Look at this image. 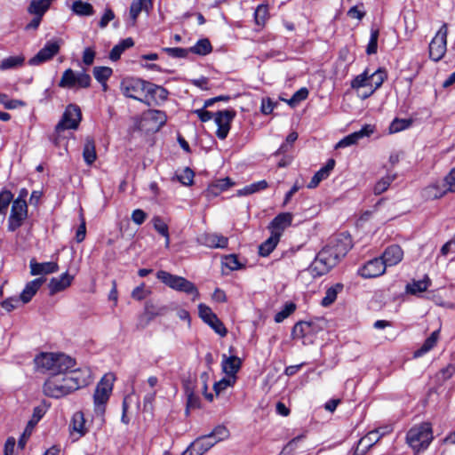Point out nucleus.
Wrapping results in <instances>:
<instances>
[{"mask_svg":"<svg viewBox=\"0 0 455 455\" xmlns=\"http://www.w3.org/2000/svg\"><path fill=\"white\" fill-rule=\"evenodd\" d=\"M379 258L381 259L385 268L387 267H393L402 261L403 258V251L399 245L394 244L388 246Z\"/></svg>","mask_w":455,"mask_h":455,"instance_id":"nucleus-21","label":"nucleus"},{"mask_svg":"<svg viewBox=\"0 0 455 455\" xmlns=\"http://www.w3.org/2000/svg\"><path fill=\"white\" fill-rule=\"evenodd\" d=\"M448 28L443 24L429 44V57L434 61H439L446 52Z\"/></svg>","mask_w":455,"mask_h":455,"instance_id":"nucleus-9","label":"nucleus"},{"mask_svg":"<svg viewBox=\"0 0 455 455\" xmlns=\"http://www.w3.org/2000/svg\"><path fill=\"white\" fill-rule=\"evenodd\" d=\"M212 51V46L207 38L200 39L194 46L188 49V52L202 56L209 54Z\"/></svg>","mask_w":455,"mask_h":455,"instance_id":"nucleus-38","label":"nucleus"},{"mask_svg":"<svg viewBox=\"0 0 455 455\" xmlns=\"http://www.w3.org/2000/svg\"><path fill=\"white\" fill-rule=\"evenodd\" d=\"M279 240L280 237L271 234L270 237L259 246V255L263 257L268 256L276 247L277 243H279Z\"/></svg>","mask_w":455,"mask_h":455,"instance_id":"nucleus-36","label":"nucleus"},{"mask_svg":"<svg viewBox=\"0 0 455 455\" xmlns=\"http://www.w3.org/2000/svg\"><path fill=\"white\" fill-rule=\"evenodd\" d=\"M54 0H32L28 12L35 16L43 17Z\"/></svg>","mask_w":455,"mask_h":455,"instance_id":"nucleus-31","label":"nucleus"},{"mask_svg":"<svg viewBox=\"0 0 455 455\" xmlns=\"http://www.w3.org/2000/svg\"><path fill=\"white\" fill-rule=\"evenodd\" d=\"M215 444L216 441L205 435L196 439L181 455H204Z\"/></svg>","mask_w":455,"mask_h":455,"instance_id":"nucleus-16","label":"nucleus"},{"mask_svg":"<svg viewBox=\"0 0 455 455\" xmlns=\"http://www.w3.org/2000/svg\"><path fill=\"white\" fill-rule=\"evenodd\" d=\"M180 182L185 186H190L193 183L194 172L189 168H185L180 174L177 175Z\"/></svg>","mask_w":455,"mask_h":455,"instance_id":"nucleus-58","label":"nucleus"},{"mask_svg":"<svg viewBox=\"0 0 455 455\" xmlns=\"http://www.w3.org/2000/svg\"><path fill=\"white\" fill-rule=\"evenodd\" d=\"M308 96V90L305 87L300 88L299 91H297L292 97L287 100V103L294 107L297 103L306 100Z\"/></svg>","mask_w":455,"mask_h":455,"instance_id":"nucleus-54","label":"nucleus"},{"mask_svg":"<svg viewBox=\"0 0 455 455\" xmlns=\"http://www.w3.org/2000/svg\"><path fill=\"white\" fill-rule=\"evenodd\" d=\"M186 395H187V398H188V401H187L188 409L199 408L200 400H199V397L195 394L193 388L187 387Z\"/></svg>","mask_w":455,"mask_h":455,"instance_id":"nucleus-52","label":"nucleus"},{"mask_svg":"<svg viewBox=\"0 0 455 455\" xmlns=\"http://www.w3.org/2000/svg\"><path fill=\"white\" fill-rule=\"evenodd\" d=\"M343 289V285L341 283H336L335 285L327 289L324 297L321 301V305L323 307H328L331 305L337 299V295Z\"/></svg>","mask_w":455,"mask_h":455,"instance_id":"nucleus-39","label":"nucleus"},{"mask_svg":"<svg viewBox=\"0 0 455 455\" xmlns=\"http://www.w3.org/2000/svg\"><path fill=\"white\" fill-rule=\"evenodd\" d=\"M335 161L333 159H330L325 166L322 167L311 179L310 182L307 184L308 188H316L319 183L325 180L329 175L331 171L334 168Z\"/></svg>","mask_w":455,"mask_h":455,"instance_id":"nucleus-29","label":"nucleus"},{"mask_svg":"<svg viewBox=\"0 0 455 455\" xmlns=\"http://www.w3.org/2000/svg\"><path fill=\"white\" fill-rule=\"evenodd\" d=\"M147 82L139 78L126 77L124 78L120 84V90L122 93L128 98H132L142 102L150 104L148 100L141 99L145 96Z\"/></svg>","mask_w":455,"mask_h":455,"instance_id":"nucleus-8","label":"nucleus"},{"mask_svg":"<svg viewBox=\"0 0 455 455\" xmlns=\"http://www.w3.org/2000/svg\"><path fill=\"white\" fill-rule=\"evenodd\" d=\"M198 313L201 319L210 325L216 333L224 337L227 335L228 331L224 326L223 323L218 318V316L212 311V309L205 304L198 305Z\"/></svg>","mask_w":455,"mask_h":455,"instance_id":"nucleus-11","label":"nucleus"},{"mask_svg":"<svg viewBox=\"0 0 455 455\" xmlns=\"http://www.w3.org/2000/svg\"><path fill=\"white\" fill-rule=\"evenodd\" d=\"M164 51L172 57L186 58L188 54V49L184 48H165Z\"/></svg>","mask_w":455,"mask_h":455,"instance_id":"nucleus-62","label":"nucleus"},{"mask_svg":"<svg viewBox=\"0 0 455 455\" xmlns=\"http://www.w3.org/2000/svg\"><path fill=\"white\" fill-rule=\"evenodd\" d=\"M235 116V111L229 109L218 111L215 113L214 122L218 126L216 135L219 139L224 140L227 138L230 130L231 122Z\"/></svg>","mask_w":455,"mask_h":455,"instance_id":"nucleus-12","label":"nucleus"},{"mask_svg":"<svg viewBox=\"0 0 455 455\" xmlns=\"http://www.w3.org/2000/svg\"><path fill=\"white\" fill-rule=\"evenodd\" d=\"M112 75V69L108 67H95L93 76L100 83H105Z\"/></svg>","mask_w":455,"mask_h":455,"instance_id":"nucleus-46","label":"nucleus"},{"mask_svg":"<svg viewBox=\"0 0 455 455\" xmlns=\"http://www.w3.org/2000/svg\"><path fill=\"white\" fill-rule=\"evenodd\" d=\"M91 84V76L84 71L76 73L73 69H66L59 82V86L65 89L88 88Z\"/></svg>","mask_w":455,"mask_h":455,"instance_id":"nucleus-7","label":"nucleus"},{"mask_svg":"<svg viewBox=\"0 0 455 455\" xmlns=\"http://www.w3.org/2000/svg\"><path fill=\"white\" fill-rule=\"evenodd\" d=\"M59 267L55 262L37 263L34 259L30 261V273L32 275H47L58 271Z\"/></svg>","mask_w":455,"mask_h":455,"instance_id":"nucleus-26","label":"nucleus"},{"mask_svg":"<svg viewBox=\"0 0 455 455\" xmlns=\"http://www.w3.org/2000/svg\"><path fill=\"white\" fill-rule=\"evenodd\" d=\"M374 132V127L371 124L364 125L360 131L355 132L339 141L336 148H347L355 145L363 137H368Z\"/></svg>","mask_w":455,"mask_h":455,"instance_id":"nucleus-22","label":"nucleus"},{"mask_svg":"<svg viewBox=\"0 0 455 455\" xmlns=\"http://www.w3.org/2000/svg\"><path fill=\"white\" fill-rule=\"evenodd\" d=\"M74 280V276L68 272L62 274L60 277H53L50 280L48 287L51 295H54L68 288Z\"/></svg>","mask_w":455,"mask_h":455,"instance_id":"nucleus-24","label":"nucleus"},{"mask_svg":"<svg viewBox=\"0 0 455 455\" xmlns=\"http://www.w3.org/2000/svg\"><path fill=\"white\" fill-rule=\"evenodd\" d=\"M389 432L387 427L379 428L369 432L366 435L362 437L355 451V455H363L371 446L379 441V439Z\"/></svg>","mask_w":455,"mask_h":455,"instance_id":"nucleus-13","label":"nucleus"},{"mask_svg":"<svg viewBox=\"0 0 455 455\" xmlns=\"http://www.w3.org/2000/svg\"><path fill=\"white\" fill-rule=\"evenodd\" d=\"M242 366L241 358L235 355H222L221 368L228 378H236V373Z\"/></svg>","mask_w":455,"mask_h":455,"instance_id":"nucleus-23","label":"nucleus"},{"mask_svg":"<svg viewBox=\"0 0 455 455\" xmlns=\"http://www.w3.org/2000/svg\"><path fill=\"white\" fill-rule=\"evenodd\" d=\"M71 10L78 16H91L94 13L92 5L81 0L75 1Z\"/></svg>","mask_w":455,"mask_h":455,"instance_id":"nucleus-37","label":"nucleus"},{"mask_svg":"<svg viewBox=\"0 0 455 455\" xmlns=\"http://www.w3.org/2000/svg\"><path fill=\"white\" fill-rule=\"evenodd\" d=\"M145 96H149L156 103L164 101L167 99L168 92L160 85L147 82Z\"/></svg>","mask_w":455,"mask_h":455,"instance_id":"nucleus-28","label":"nucleus"},{"mask_svg":"<svg viewBox=\"0 0 455 455\" xmlns=\"http://www.w3.org/2000/svg\"><path fill=\"white\" fill-rule=\"evenodd\" d=\"M150 293V291L146 289V286L144 283H141L140 285L134 288L132 291V298L136 300H142L145 298H147Z\"/></svg>","mask_w":455,"mask_h":455,"instance_id":"nucleus-60","label":"nucleus"},{"mask_svg":"<svg viewBox=\"0 0 455 455\" xmlns=\"http://www.w3.org/2000/svg\"><path fill=\"white\" fill-rule=\"evenodd\" d=\"M13 198V195L8 190L0 193V213H4L8 205Z\"/></svg>","mask_w":455,"mask_h":455,"instance_id":"nucleus-59","label":"nucleus"},{"mask_svg":"<svg viewBox=\"0 0 455 455\" xmlns=\"http://www.w3.org/2000/svg\"><path fill=\"white\" fill-rule=\"evenodd\" d=\"M81 118L80 108L76 105H69L63 114L61 121L57 124L56 130L76 129Z\"/></svg>","mask_w":455,"mask_h":455,"instance_id":"nucleus-14","label":"nucleus"},{"mask_svg":"<svg viewBox=\"0 0 455 455\" xmlns=\"http://www.w3.org/2000/svg\"><path fill=\"white\" fill-rule=\"evenodd\" d=\"M395 180V176L387 175L380 179L374 186L373 192L375 195H380L387 190L390 184Z\"/></svg>","mask_w":455,"mask_h":455,"instance_id":"nucleus-45","label":"nucleus"},{"mask_svg":"<svg viewBox=\"0 0 455 455\" xmlns=\"http://www.w3.org/2000/svg\"><path fill=\"white\" fill-rule=\"evenodd\" d=\"M133 45V41L132 38H126L120 42L118 44L113 47L109 53V58L113 61H116L120 59V56L124 52V50L132 47Z\"/></svg>","mask_w":455,"mask_h":455,"instance_id":"nucleus-40","label":"nucleus"},{"mask_svg":"<svg viewBox=\"0 0 455 455\" xmlns=\"http://www.w3.org/2000/svg\"><path fill=\"white\" fill-rule=\"evenodd\" d=\"M156 277L169 288L192 295V300H196L199 298L200 294L196 286L183 276L172 275L164 270H160L156 273Z\"/></svg>","mask_w":455,"mask_h":455,"instance_id":"nucleus-4","label":"nucleus"},{"mask_svg":"<svg viewBox=\"0 0 455 455\" xmlns=\"http://www.w3.org/2000/svg\"><path fill=\"white\" fill-rule=\"evenodd\" d=\"M28 216V206L26 201L22 198H17L13 201L11 213L8 219V230L11 232L18 229Z\"/></svg>","mask_w":455,"mask_h":455,"instance_id":"nucleus-10","label":"nucleus"},{"mask_svg":"<svg viewBox=\"0 0 455 455\" xmlns=\"http://www.w3.org/2000/svg\"><path fill=\"white\" fill-rule=\"evenodd\" d=\"M439 339V331H435L432 334L425 340L420 348L414 352V357H420L424 354L430 351L435 345Z\"/></svg>","mask_w":455,"mask_h":455,"instance_id":"nucleus-34","label":"nucleus"},{"mask_svg":"<svg viewBox=\"0 0 455 455\" xmlns=\"http://www.w3.org/2000/svg\"><path fill=\"white\" fill-rule=\"evenodd\" d=\"M234 182L229 178L218 180L212 187L211 189L215 193H219L220 191L226 190L227 188L232 187Z\"/></svg>","mask_w":455,"mask_h":455,"instance_id":"nucleus-53","label":"nucleus"},{"mask_svg":"<svg viewBox=\"0 0 455 455\" xmlns=\"http://www.w3.org/2000/svg\"><path fill=\"white\" fill-rule=\"evenodd\" d=\"M114 380L115 376L112 373L105 374L96 387L93 400L95 411L100 414L104 412V405L112 392Z\"/></svg>","mask_w":455,"mask_h":455,"instance_id":"nucleus-6","label":"nucleus"},{"mask_svg":"<svg viewBox=\"0 0 455 455\" xmlns=\"http://www.w3.org/2000/svg\"><path fill=\"white\" fill-rule=\"evenodd\" d=\"M85 419L84 414L77 411L74 414L71 423L72 430L76 432L79 436L84 435L86 433Z\"/></svg>","mask_w":455,"mask_h":455,"instance_id":"nucleus-41","label":"nucleus"},{"mask_svg":"<svg viewBox=\"0 0 455 455\" xmlns=\"http://www.w3.org/2000/svg\"><path fill=\"white\" fill-rule=\"evenodd\" d=\"M293 220V215L291 212H282L276 215L268 225L271 234L281 237L283 231L289 228Z\"/></svg>","mask_w":455,"mask_h":455,"instance_id":"nucleus-17","label":"nucleus"},{"mask_svg":"<svg viewBox=\"0 0 455 455\" xmlns=\"http://www.w3.org/2000/svg\"><path fill=\"white\" fill-rule=\"evenodd\" d=\"M295 308L296 307L293 303L286 304L284 308L275 315V321L276 323H281L287 318L295 310Z\"/></svg>","mask_w":455,"mask_h":455,"instance_id":"nucleus-61","label":"nucleus"},{"mask_svg":"<svg viewBox=\"0 0 455 455\" xmlns=\"http://www.w3.org/2000/svg\"><path fill=\"white\" fill-rule=\"evenodd\" d=\"M412 124L411 119H399L395 118L393 120L389 126L390 133H396L409 128Z\"/></svg>","mask_w":455,"mask_h":455,"instance_id":"nucleus-43","label":"nucleus"},{"mask_svg":"<svg viewBox=\"0 0 455 455\" xmlns=\"http://www.w3.org/2000/svg\"><path fill=\"white\" fill-rule=\"evenodd\" d=\"M212 441H216V443L227 439L229 436L228 430L223 426L216 427L209 435Z\"/></svg>","mask_w":455,"mask_h":455,"instance_id":"nucleus-48","label":"nucleus"},{"mask_svg":"<svg viewBox=\"0 0 455 455\" xmlns=\"http://www.w3.org/2000/svg\"><path fill=\"white\" fill-rule=\"evenodd\" d=\"M36 368L49 376L66 375L76 367V361L63 353H41L35 358Z\"/></svg>","mask_w":455,"mask_h":455,"instance_id":"nucleus-2","label":"nucleus"},{"mask_svg":"<svg viewBox=\"0 0 455 455\" xmlns=\"http://www.w3.org/2000/svg\"><path fill=\"white\" fill-rule=\"evenodd\" d=\"M153 227L156 232L161 235H166L169 233L168 225L159 216H155L152 219Z\"/></svg>","mask_w":455,"mask_h":455,"instance_id":"nucleus-55","label":"nucleus"},{"mask_svg":"<svg viewBox=\"0 0 455 455\" xmlns=\"http://www.w3.org/2000/svg\"><path fill=\"white\" fill-rule=\"evenodd\" d=\"M311 330V323L308 322H299L297 323L291 331L293 339L304 338Z\"/></svg>","mask_w":455,"mask_h":455,"instance_id":"nucleus-42","label":"nucleus"},{"mask_svg":"<svg viewBox=\"0 0 455 455\" xmlns=\"http://www.w3.org/2000/svg\"><path fill=\"white\" fill-rule=\"evenodd\" d=\"M44 282V279L43 278H36L29 283H28L22 291L20 294V299L23 303H28L31 300L33 296L36 293V291L39 290L43 283Z\"/></svg>","mask_w":455,"mask_h":455,"instance_id":"nucleus-30","label":"nucleus"},{"mask_svg":"<svg viewBox=\"0 0 455 455\" xmlns=\"http://www.w3.org/2000/svg\"><path fill=\"white\" fill-rule=\"evenodd\" d=\"M72 380L66 375L49 376L44 383L43 392L52 398H61L76 391Z\"/></svg>","mask_w":455,"mask_h":455,"instance_id":"nucleus-3","label":"nucleus"},{"mask_svg":"<svg viewBox=\"0 0 455 455\" xmlns=\"http://www.w3.org/2000/svg\"><path fill=\"white\" fill-rule=\"evenodd\" d=\"M445 189H443L437 184H432L426 187L422 191V196L427 200H435L446 195Z\"/></svg>","mask_w":455,"mask_h":455,"instance_id":"nucleus-35","label":"nucleus"},{"mask_svg":"<svg viewBox=\"0 0 455 455\" xmlns=\"http://www.w3.org/2000/svg\"><path fill=\"white\" fill-rule=\"evenodd\" d=\"M152 8V0H132L130 6V17L135 24L139 14L141 12H149Z\"/></svg>","mask_w":455,"mask_h":455,"instance_id":"nucleus-27","label":"nucleus"},{"mask_svg":"<svg viewBox=\"0 0 455 455\" xmlns=\"http://www.w3.org/2000/svg\"><path fill=\"white\" fill-rule=\"evenodd\" d=\"M224 264L228 268L231 270L239 269L241 267V264L239 263L236 256L233 254L225 257Z\"/></svg>","mask_w":455,"mask_h":455,"instance_id":"nucleus-63","label":"nucleus"},{"mask_svg":"<svg viewBox=\"0 0 455 455\" xmlns=\"http://www.w3.org/2000/svg\"><path fill=\"white\" fill-rule=\"evenodd\" d=\"M433 438L432 427L426 422L411 427L406 435L407 443L416 452L427 449Z\"/></svg>","mask_w":455,"mask_h":455,"instance_id":"nucleus-5","label":"nucleus"},{"mask_svg":"<svg viewBox=\"0 0 455 455\" xmlns=\"http://www.w3.org/2000/svg\"><path fill=\"white\" fill-rule=\"evenodd\" d=\"M371 84L369 75L366 71L355 76L351 82V87L353 89L367 88L370 87Z\"/></svg>","mask_w":455,"mask_h":455,"instance_id":"nucleus-47","label":"nucleus"},{"mask_svg":"<svg viewBox=\"0 0 455 455\" xmlns=\"http://www.w3.org/2000/svg\"><path fill=\"white\" fill-rule=\"evenodd\" d=\"M352 247L348 235L340 234L332 237L328 244L317 254L310 266L313 274L323 275L330 271Z\"/></svg>","mask_w":455,"mask_h":455,"instance_id":"nucleus-1","label":"nucleus"},{"mask_svg":"<svg viewBox=\"0 0 455 455\" xmlns=\"http://www.w3.org/2000/svg\"><path fill=\"white\" fill-rule=\"evenodd\" d=\"M378 38H379V30L371 29V38L369 44L367 45L366 52L367 54H374L377 52L378 48Z\"/></svg>","mask_w":455,"mask_h":455,"instance_id":"nucleus-56","label":"nucleus"},{"mask_svg":"<svg viewBox=\"0 0 455 455\" xmlns=\"http://www.w3.org/2000/svg\"><path fill=\"white\" fill-rule=\"evenodd\" d=\"M60 40L47 42L46 44L29 60V64L39 65L53 58L60 51Z\"/></svg>","mask_w":455,"mask_h":455,"instance_id":"nucleus-15","label":"nucleus"},{"mask_svg":"<svg viewBox=\"0 0 455 455\" xmlns=\"http://www.w3.org/2000/svg\"><path fill=\"white\" fill-rule=\"evenodd\" d=\"M166 115L161 110H149L145 114L144 120L151 123L150 131L157 132L165 123Z\"/></svg>","mask_w":455,"mask_h":455,"instance_id":"nucleus-25","label":"nucleus"},{"mask_svg":"<svg viewBox=\"0 0 455 455\" xmlns=\"http://www.w3.org/2000/svg\"><path fill=\"white\" fill-rule=\"evenodd\" d=\"M386 271L385 266L380 258H375L366 262L359 270L363 278H374L382 275Z\"/></svg>","mask_w":455,"mask_h":455,"instance_id":"nucleus-20","label":"nucleus"},{"mask_svg":"<svg viewBox=\"0 0 455 455\" xmlns=\"http://www.w3.org/2000/svg\"><path fill=\"white\" fill-rule=\"evenodd\" d=\"M69 380H72L76 387V390L88 385L92 379L91 371L88 368H72L66 373Z\"/></svg>","mask_w":455,"mask_h":455,"instance_id":"nucleus-19","label":"nucleus"},{"mask_svg":"<svg viewBox=\"0 0 455 455\" xmlns=\"http://www.w3.org/2000/svg\"><path fill=\"white\" fill-rule=\"evenodd\" d=\"M254 18L257 25L263 26L268 18L267 6L264 4L259 5L255 11Z\"/></svg>","mask_w":455,"mask_h":455,"instance_id":"nucleus-50","label":"nucleus"},{"mask_svg":"<svg viewBox=\"0 0 455 455\" xmlns=\"http://www.w3.org/2000/svg\"><path fill=\"white\" fill-rule=\"evenodd\" d=\"M235 380H236V378L225 377V378L221 379L220 381L216 382L213 386V390H214L216 395H220L228 387H233L235 383Z\"/></svg>","mask_w":455,"mask_h":455,"instance_id":"nucleus-44","label":"nucleus"},{"mask_svg":"<svg viewBox=\"0 0 455 455\" xmlns=\"http://www.w3.org/2000/svg\"><path fill=\"white\" fill-rule=\"evenodd\" d=\"M386 79V74L384 71L379 69L376 72L372 73L369 76L370 83L371 84L372 88L376 91L380 85L383 84Z\"/></svg>","mask_w":455,"mask_h":455,"instance_id":"nucleus-51","label":"nucleus"},{"mask_svg":"<svg viewBox=\"0 0 455 455\" xmlns=\"http://www.w3.org/2000/svg\"><path fill=\"white\" fill-rule=\"evenodd\" d=\"M131 218L136 225H141L147 219V213L140 209H136L132 212Z\"/></svg>","mask_w":455,"mask_h":455,"instance_id":"nucleus-64","label":"nucleus"},{"mask_svg":"<svg viewBox=\"0 0 455 455\" xmlns=\"http://www.w3.org/2000/svg\"><path fill=\"white\" fill-rule=\"evenodd\" d=\"M197 242L208 248H221L228 246V237L217 233H204L197 237Z\"/></svg>","mask_w":455,"mask_h":455,"instance_id":"nucleus-18","label":"nucleus"},{"mask_svg":"<svg viewBox=\"0 0 455 455\" xmlns=\"http://www.w3.org/2000/svg\"><path fill=\"white\" fill-rule=\"evenodd\" d=\"M443 182L446 193L455 192V167L444 177Z\"/></svg>","mask_w":455,"mask_h":455,"instance_id":"nucleus-57","label":"nucleus"},{"mask_svg":"<svg viewBox=\"0 0 455 455\" xmlns=\"http://www.w3.org/2000/svg\"><path fill=\"white\" fill-rule=\"evenodd\" d=\"M431 283L430 279L427 276H425L422 280L412 281L411 283L406 285V291L408 293L418 295L422 293L427 290Z\"/></svg>","mask_w":455,"mask_h":455,"instance_id":"nucleus-32","label":"nucleus"},{"mask_svg":"<svg viewBox=\"0 0 455 455\" xmlns=\"http://www.w3.org/2000/svg\"><path fill=\"white\" fill-rule=\"evenodd\" d=\"M24 61V58L20 56H11L9 58H6L3 60L0 65V68L2 70H6L9 68H13L18 66H20Z\"/></svg>","mask_w":455,"mask_h":455,"instance_id":"nucleus-49","label":"nucleus"},{"mask_svg":"<svg viewBox=\"0 0 455 455\" xmlns=\"http://www.w3.org/2000/svg\"><path fill=\"white\" fill-rule=\"evenodd\" d=\"M83 157L84 162L89 165L93 164L97 158L95 142L91 138H87L85 140L83 150Z\"/></svg>","mask_w":455,"mask_h":455,"instance_id":"nucleus-33","label":"nucleus"}]
</instances>
